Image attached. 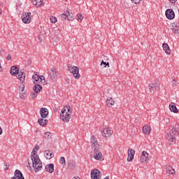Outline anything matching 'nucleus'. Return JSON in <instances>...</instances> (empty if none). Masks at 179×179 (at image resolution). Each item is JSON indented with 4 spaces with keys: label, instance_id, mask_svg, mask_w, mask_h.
I'll return each mask as SVG.
<instances>
[{
    "label": "nucleus",
    "instance_id": "1",
    "mask_svg": "<svg viewBox=\"0 0 179 179\" xmlns=\"http://www.w3.org/2000/svg\"><path fill=\"white\" fill-rule=\"evenodd\" d=\"M40 147L38 145L35 146V148L32 150L31 154V159L32 160V166L34 167L35 173H38V171H41L43 170V162L38 157V155H37V150H38Z\"/></svg>",
    "mask_w": 179,
    "mask_h": 179
},
{
    "label": "nucleus",
    "instance_id": "2",
    "mask_svg": "<svg viewBox=\"0 0 179 179\" xmlns=\"http://www.w3.org/2000/svg\"><path fill=\"white\" fill-rule=\"evenodd\" d=\"M179 135V122L173 127L166 135V138L169 142H174L176 136Z\"/></svg>",
    "mask_w": 179,
    "mask_h": 179
},
{
    "label": "nucleus",
    "instance_id": "3",
    "mask_svg": "<svg viewBox=\"0 0 179 179\" xmlns=\"http://www.w3.org/2000/svg\"><path fill=\"white\" fill-rule=\"evenodd\" d=\"M148 89L150 93H155L157 92V90H160V81H159V79H156L154 83H151L148 86Z\"/></svg>",
    "mask_w": 179,
    "mask_h": 179
},
{
    "label": "nucleus",
    "instance_id": "4",
    "mask_svg": "<svg viewBox=\"0 0 179 179\" xmlns=\"http://www.w3.org/2000/svg\"><path fill=\"white\" fill-rule=\"evenodd\" d=\"M60 120L63 121V122H69V120H71V114L68 113L66 111V108L64 107L62 109L60 113Z\"/></svg>",
    "mask_w": 179,
    "mask_h": 179
},
{
    "label": "nucleus",
    "instance_id": "5",
    "mask_svg": "<svg viewBox=\"0 0 179 179\" xmlns=\"http://www.w3.org/2000/svg\"><path fill=\"white\" fill-rule=\"evenodd\" d=\"M32 80H34V85H45V83H47L44 76H41L38 75L33 76Z\"/></svg>",
    "mask_w": 179,
    "mask_h": 179
},
{
    "label": "nucleus",
    "instance_id": "6",
    "mask_svg": "<svg viewBox=\"0 0 179 179\" xmlns=\"http://www.w3.org/2000/svg\"><path fill=\"white\" fill-rule=\"evenodd\" d=\"M30 16H31V13H30V12L23 13L21 16L22 22L25 23V24L30 23V22L31 20V17H30Z\"/></svg>",
    "mask_w": 179,
    "mask_h": 179
},
{
    "label": "nucleus",
    "instance_id": "7",
    "mask_svg": "<svg viewBox=\"0 0 179 179\" xmlns=\"http://www.w3.org/2000/svg\"><path fill=\"white\" fill-rule=\"evenodd\" d=\"M94 157L96 160H99V162H102V160H104V157H103V154L97 148H94Z\"/></svg>",
    "mask_w": 179,
    "mask_h": 179
},
{
    "label": "nucleus",
    "instance_id": "8",
    "mask_svg": "<svg viewBox=\"0 0 179 179\" xmlns=\"http://www.w3.org/2000/svg\"><path fill=\"white\" fill-rule=\"evenodd\" d=\"M92 179H101V172L99 169H93L91 171Z\"/></svg>",
    "mask_w": 179,
    "mask_h": 179
},
{
    "label": "nucleus",
    "instance_id": "9",
    "mask_svg": "<svg viewBox=\"0 0 179 179\" xmlns=\"http://www.w3.org/2000/svg\"><path fill=\"white\" fill-rule=\"evenodd\" d=\"M165 15L169 20H173L176 17V13L173 9H167L165 12Z\"/></svg>",
    "mask_w": 179,
    "mask_h": 179
},
{
    "label": "nucleus",
    "instance_id": "10",
    "mask_svg": "<svg viewBox=\"0 0 179 179\" xmlns=\"http://www.w3.org/2000/svg\"><path fill=\"white\" fill-rule=\"evenodd\" d=\"M71 73L75 79H79V78H80V74H79V67L78 66H73L71 68Z\"/></svg>",
    "mask_w": 179,
    "mask_h": 179
},
{
    "label": "nucleus",
    "instance_id": "11",
    "mask_svg": "<svg viewBox=\"0 0 179 179\" xmlns=\"http://www.w3.org/2000/svg\"><path fill=\"white\" fill-rule=\"evenodd\" d=\"M11 179H24V176H23L22 171L19 169H16L14 173V176H13Z\"/></svg>",
    "mask_w": 179,
    "mask_h": 179
},
{
    "label": "nucleus",
    "instance_id": "12",
    "mask_svg": "<svg viewBox=\"0 0 179 179\" xmlns=\"http://www.w3.org/2000/svg\"><path fill=\"white\" fill-rule=\"evenodd\" d=\"M111 135H113V131L110 128L107 127L103 129V136H104V138H110Z\"/></svg>",
    "mask_w": 179,
    "mask_h": 179
},
{
    "label": "nucleus",
    "instance_id": "13",
    "mask_svg": "<svg viewBox=\"0 0 179 179\" xmlns=\"http://www.w3.org/2000/svg\"><path fill=\"white\" fill-rule=\"evenodd\" d=\"M48 76L51 80H55L57 79V70L55 69H52L49 72H48Z\"/></svg>",
    "mask_w": 179,
    "mask_h": 179
},
{
    "label": "nucleus",
    "instance_id": "14",
    "mask_svg": "<svg viewBox=\"0 0 179 179\" xmlns=\"http://www.w3.org/2000/svg\"><path fill=\"white\" fill-rule=\"evenodd\" d=\"M40 114L42 118H47V117H48V109L45 108H41L40 109Z\"/></svg>",
    "mask_w": 179,
    "mask_h": 179
},
{
    "label": "nucleus",
    "instance_id": "15",
    "mask_svg": "<svg viewBox=\"0 0 179 179\" xmlns=\"http://www.w3.org/2000/svg\"><path fill=\"white\" fill-rule=\"evenodd\" d=\"M134 156H135V150L133 149H129L127 162H132Z\"/></svg>",
    "mask_w": 179,
    "mask_h": 179
},
{
    "label": "nucleus",
    "instance_id": "16",
    "mask_svg": "<svg viewBox=\"0 0 179 179\" xmlns=\"http://www.w3.org/2000/svg\"><path fill=\"white\" fill-rule=\"evenodd\" d=\"M172 31L174 34H178L179 31V23L178 22H173L172 24Z\"/></svg>",
    "mask_w": 179,
    "mask_h": 179
},
{
    "label": "nucleus",
    "instance_id": "17",
    "mask_svg": "<svg viewBox=\"0 0 179 179\" xmlns=\"http://www.w3.org/2000/svg\"><path fill=\"white\" fill-rule=\"evenodd\" d=\"M18 73L17 79L20 81L21 83H24V80H26V73L22 71H20Z\"/></svg>",
    "mask_w": 179,
    "mask_h": 179
},
{
    "label": "nucleus",
    "instance_id": "18",
    "mask_svg": "<svg viewBox=\"0 0 179 179\" xmlns=\"http://www.w3.org/2000/svg\"><path fill=\"white\" fill-rule=\"evenodd\" d=\"M148 157H149V154L148 153V152L143 151L142 155L141 157V162H142V163H145V162H146V160H148Z\"/></svg>",
    "mask_w": 179,
    "mask_h": 179
},
{
    "label": "nucleus",
    "instance_id": "19",
    "mask_svg": "<svg viewBox=\"0 0 179 179\" xmlns=\"http://www.w3.org/2000/svg\"><path fill=\"white\" fill-rule=\"evenodd\" d=\"M44 156H45V159L50 160V159H52V157H54V154L52 153V152H51L50 150H45L44 152Z\"/></svg>",
    "mask_w": 179,
    "mask_h": 179
},
{
    "label": "nucleus",
    "instance_id": "20",
    "mask_svg": "<svg viewBox=\"0 0 179 179\" xmlns=\"http://www.w3.org/2000/svg\"><path fill=\"white\" fill-rule=\"evenodd\" d=\"M165 169L166 173L167 174H171L172 176H174V174H176V170H174V169H173V167H171V166H166Z\"/></svg>",
    "mask_w": 179,
    "mask_h": 179
},
{
    "label": "nucleus",
    "instance_id": "21",
    "mask_svg": "<svg viewBox=\"0 0 179 179\" xmlns=\"http://www.w3.org/2000/svg\"><path fill=\"white\" fill-rule=\"evenodd\" d=\"M10 73L13 76H16V75H17V73H19V68H17L15 66H12L10 70Z\"/></svg>",
    "mask_w": 179,
    "mask_h": 179
},
{
    "label": "nucleus",
    "instance_id": "22",
    "mask_svg": "<svg viewBox=\"0 0 179 179\" xmlns=\"http://www.w3.org/2000/svg\"><path fill=\"white\" fill-rule=\"evenodd\" d=\"M91 143H92V148L97 149V148H99V142L97 141V138H96V137H92Z\"/></svg>",
    "mask_w": 179,
    "mask_h": 179
},
{
    "label": "nucleus",
    "instance_id": "23",
    "mask_svg": "<svg viewBox=\"0 0 179 179\" xmlns=\"http://www.w3.org/2000/svg\"><path fill=\"white\" fill-rule=\"evenodd\" d=\"M45 171L48 173H54V164H49L45 166Z\"/></svg>",
    "mask_w": 179,
    "mask_h": 179
},
{
    "label": "nucleus",
    "instance_id": "24",
    "mask_svg": "<svg viewBox=\"0 0 179 179\" xmlns=\"http://www.w3.org/2000/svg\"><path fill=\"white\" fill-rule=\"evenodd\" d=\"M163 50L165 51L166 54L168 55H170L171 50H170V47L169 46V44L167 43H163L162 45Z\"/></svg>",
    "mask_w": 179,
    "mask_h": 179
},
{
    "label": "nucleus",
    "instance_id": "25",
    "mask_svg": "<svg viewBox=\"0 0 179 179\" xmlns=\"http://www.w3.org/2000/svg\"><path fill=\"white\" fill-rule=\"evenodd\" d=\"M33 89L35 93H40L43 90V87L40 84H35Z\"/></svg>",
    "mask_w": 179,
    "mask_h": 179
},
{
    "label": "nucleus",
    "instance_id": "26",
    "mask_svg": "<svg viewBox=\"0 0 179 179\" xmlns=\"http://www.w3.org/2000/svg\"><path fill=\"white\" fill-rule=\"evenodd\" d=\"M169 109L172 113H178V109L177 108V106H176V103H171L169 105Z\"/></svg>",
    "mask_w": 179,
    "mask_h": 179
},
{
    "label": "nucleus",
    "instance_id": "27",
    "mask_svg": "<svg viewBox=\"0 0 179 179\" xmlns=\"http://www.w3.org/2000/svg\"><path fill=\"white\" fill-rule=\"evenodd\" d=\"M114 103V99H113V98H108L106 99V105L108 107H113Z\"/></svg>",
    "mask_w": 179,
    "mask_h": 179
},
{
    "label": "nucleus",
    "instance_id": "28",
    "mask_svg": "<svg viewBox=\"0 0 179 179\" xmlns=\"http://www.w3.org/2000/svg\"><path fill=\"white\" fill-rule=\"evenodd\" d=\"M143 132L145 134V135H149V134H150V127L147 125L144 126L143 127Z\"/></svg>",
    "mask_w": 179,
    "mask_h": 179
},
{
    "label": "nucleus",
    "instance_id": "29",
    "mask_svg": "<svg viewBox=\"0 0 179 179\" xmlns=\"http://www.w3.org/2000/svg\"><path fill=\"white\" fill-rule=\"evenodd\" d=\"M38 122L39 125H41V127H44V125H47L48 120H44V119H39L38 120Z\"/></svg>",
    "mask_w": 179,
    "mask_h": 179
},
{
    "label": "nucleus",
    "instance_id": "30",
    "mask_svg": "<svg viewBox=\"0 0 179 179\" xmlns=\"http://www.w3.org/2000/svg\"><path fill=\"white\" fill-rule=\"evenodd\" d=\"M52 136V134L50 131L44 133V138L45 139H51Z\"/></svg>",
    "mask_w": 179,
    "mask_h": 179
},
{
    "label": "nucleus",
    "instance_id": "31",
    "mask_svg": "<svg viewBox=\"0 0 179 179\" xmlns=\"http://www.w3.org/2000/svg\"><path fill=\"white\" fill-rule=\"evenodd\" d=\"M61 17H62V19H63V20H66V19H68V11L62 13L61 15Z\"/></svg>",
    "mask_w": 179,
    "mask_h": 179
},
{
    "label": "nucleus",
    "instance_id": "32",
    "mask_svg": "<svg viewBox=\"0 0 179 179\" xmlns=\"http://www.w3.org/2000/svg\"><path fill=\"white\" fill-rule=\"evenodd\" d=\"M59 163L62 164V166H65V164H66V162L65 161V157H60Z\"/></svg>",
    "mask_w": 179,
    "mask_h": 179
},
{
    "label": "nucleus",
    "instance_id": "33",
    "mask_svg": "<svg viewBox=\"0 0 179 179\" xmlns=\"http://www.w3.org/2000/svg\"><path fill=\"white\" fill-rule=\"evenodd\" d=\"M34 5H35L36 8H38L39 6H41V5H43V1L40 0H37L36 3H34Z\"/></svg>",
    "mask_w": 179,
    "mask_h": 179
},
{
    "label": "nucleus",
    "instance_id": "34",
    "mask_svg": "<svg viewBox=\"0 0 179 179\" xmlns=\"http://www.w3.org/2000/svg\"><path fill=\"white\" fill-rule=\"evenodd\" d=\"M67 15H68L67 20H72V19L73 18V14L67 11Z\"/></svg>",
    "mask_w": 179,
    "mask_h": 179
},
{
    "label": "nucleus",
    "instance_id": "35",
    "mask_svg": "<svg viewBox=\"0 0 179 179\" xmlns=\"http://www.w3.org/2000/svg\"><path fill=\"white\" fill-rule=\"evenodd\" d=\"M20 92H23L24 90V83H22L21 85L18 86Z\"/></svg>",
    "mask_w": 179,
    "mask_h": 179
},
{
    "label": "nucleus",
    "instance_id": "36",
    "mask_svg": "<svg viewBox=\"0 0 179 179\" xmlns=\"http://www.w3.org/2000/svg\"><path fill=\"white\" fill-rule=\"evenodd\" d=\"M68 168L70 169L71 170H73V169H75V163L73 162L69 163Z\"/></svg>",
    "mask_w": 179,
    "mask_h": 179
},
{
    "label": "nucleus",
    "instance_id": "37",
    "mask_svg": "<svg viewBox=\"0 0 179 179\" xmlns=\"http://www.w3.org/2000/svg\"><path fill=\"white\" fill-rule=\"evenodd\" d=\"M83 20V15H82L80 13L77 14V20H80V22H82Z\"/></svg>",
    "mask_w": 179,
    "mask_h": 179
},
{
    "label": "nucleus",
    "instance_id": "38",
    "mask_svg": "<svg viewBox=\"0 0 179 179\" xmlns=\"http://www.w3.org/2000/svg\"><path fill=\"white\" fill-rule=\"evenodd\" d=\"M101 65H105L104 68H106L107 66H110V63L106 62L103 60L101 61Z\"/></svg>",
    "mask_w": 179,
    "mask_h": 179
},
{
    "label": "nucleus",
    "instance_id": "39",
    "mask_svg": "<svg viewBox=\"0 0 179 179\" xmlns=\"http://www.w3.org/2000/svg\"><path fill=\"white\" fill-rule=\"evenodd\" d=\"M9 167H10V165L8 162L4 163V170L6 171V170L9 169Z\"/></svg>",
    "mask_w": 179,
    "mask_h": 179
},
{
    "label": "nucleus",
    "instance_id": "40",
    "mask_svg": "<svg viewBox=\"0 0 179 179\" xmlns=\"http://www.w3.org/2000/svg\"><path fill=\"white\" fill-rule=\"evenodd\" d=\"M65 108H66V111H67L68 114H71L72 113V110H71V106H66Z\"/></svg>",
    "mask_w": 179,
    "mask_h": 179
},
{
    "label": "nucleus",
    "instance_id": "41",
    "mask_svg": "<svg viewBox=\"0 0 179 179\" xmlns=\"http://www.w3.org/2000/svg\"><path fill=\"white\" fill-rule=\"evenodd\" d=\"M50 22L51 23H57V17L54 16L50 17Z\"/></svg>",
    "mask_w": 179,
    "mask_h": 179
},
{
    "label": "nucleus",
    "instance_id": "42",
    "mask_svg": "<svg viewBox=\"0 0 179 179\" xmlns=\"http://www.w3.org/2000/svg\"><path fill=\"white\" fill-rule=\"evenodd\" d=\"M31 99H37V93L36 92H31Z\"/></svg>",
    "mask_w": 179,
    "mask_h": 179
},
{
    "label": "nucleus",
    "instance_id": "43",
    "mask_svg": "<svg viewBox=\"0 0 179 179\" xmlns=\"http://www.w3.org/2000/svg\"><path fill=\"white\" fill-rule=\"evenodd\" d=\"M132 3H136V4H138V3H141V1L142 0H131Z\"/></svg>",
    "mask_w": 179,
    "mask_h": 179
},
{
    "label": "nucleus",
    "instance_id": "44",
    "mask_svg": "<svg viewBox=\"0 0 179 179\" xmlns=\"http://www.w3.org/2000/svg\"><path fill=\"white\" fill-rule=\"evenodd\" d=\"M67 71H69L70 72L72 71V68H71V64L67 65Z\"/></svg>",
    "mask_w": 179,
    "mask_h": 179
},
{
    "label": "nucleus",
    "instance_id": "45",
    "mask_svg": "<svg viewBox=\"0 0 179 179\" xmlns=\"http://www.w3.org/2000/svg\"><path fill=\"white\" fill-rule=\"evenodd\" d=\"M6 59H7L8 61L12 59V56L10 55H8L6 57Z\"/></svg>",
    "mask_w": 179,
    "mask_h": 179
},
{
    "label": "nucleus",
    "instance_id": "46",
    "mask_svg": "<svg viewBox=\"0 0 179 179\" xmlns=\"http://www.w3.org/2000/svg\"><path fill=\"white\" fill-rule=\"evenodd\" d=\"M171 3H176L177 2V0H169Z\"/></svg>",
    "mask_w": 179,
    "mask_h": 179
},
{
    "label": "nucleus",
    "instance_id": "47",
    "mask_svg": "<svg viewBox=\"0 0 179 179\" xmlns=\"http://www.w3.org/2000/svg\"><path fill=\"white\" fill-rule=\"evenodd\" d=\"M176 79H173V85H174V86H177V83H176Z\"/></svg>",
    "mask_w": 179,
    "mask_h": 179
},
{
    "label": "nucleus",
    "instance_id": "48",
    "mask_svg": "<svg viewBox=\"0 0 179 179\" xmlns=\"http://www.w3.org/2000/svg\"><path fill=\"white\" fill-rule=\"evenodd\" d=\"M20 99H24V95L20 94Z\"/></svg>",
    "mask_w": 179,
    "mask_h": 179
},
{
    "label": "nucleus",
    "instance_id": "49",
    "mask_svg": "<svg viewBox=\"0 0 179 179\" xmlns=\"http://www.w3.org/2000/svg\"><path fill=\"white\" fill-rule=\"evenodd\" d=\"M3 131L2 130V127H0V135L2 134Z\"/></svg>",
    "mask_w": 179,
    "mask_h": 179
},
{
    "label": "nucleus",
    "instance_id": "50",
    "mask_svg": "<svg viewBox=\"0 0 179 179\" xmlns=\"http://www.w3.org/2000/svg\"><path fill=\"white\" fill-rule=\"evenodd\" d=\"M0 15H2V9H0Z\"/></svg>",
    "mask_w": 179,
    "mask_h": 179
},
{
    "label": "nucleus",
    "instance_id": "51",
    "mask_svg": "<svg viewBox=\"0 0 179 179\" xmlns=\"http://www.w3.org/2000/svg\"><path fill=\"white\" fill-rule=\"evenodd\" d=\"M72 179H80V178H76V177H73V178H72Z\"/></svg>",
    "mask_w": 179,
    "mask_h": 179
},
{
    "label": "nucleus",
    "instance_id": "52",
    "mask_svg": "<svg viewBox=\"0 0 179 179\" xmlns=\"http://www.w3.org/2000/svg\"><path fill=\"white\" fill-rule=\"evenodd\" d=\"M0 68H1V64H0Z\"/></svg>",
    "mask_w": 179,
    "mask_h": 179
}]
</instances>
